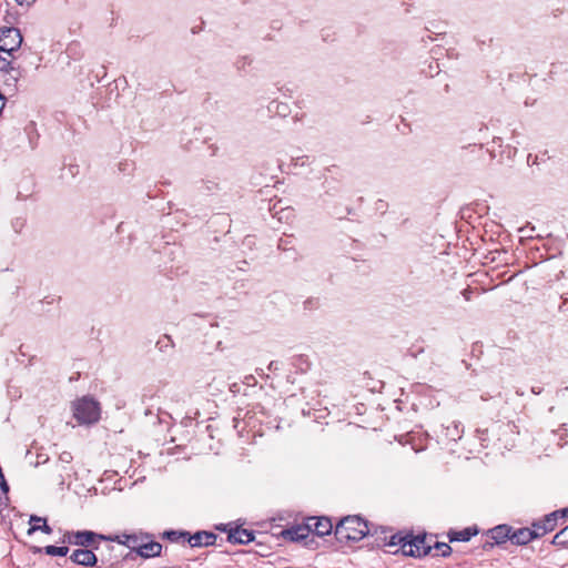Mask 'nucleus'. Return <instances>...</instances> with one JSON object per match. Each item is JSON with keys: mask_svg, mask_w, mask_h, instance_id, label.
<instances>
[{"mask_svg": "<svg viewBox=\"0 0 568 568\" xmlns=\"http://www.w3.org/2000/svg\"><path fill=\"white\" fill-rule=\"evenodd\" d=\"M530 532L534 536V539L540 538L545 535H547V531H542L544 527L540 520H536L531 524Z\"/></svg>", "mask_w": 568, "mask_h": 568, "instance_id": "obj_23", "label": "nucleus"}, {"mask_svg": "<svg viewBox=\"0 0 568 568\" xmlns=\"http://www.w3.org/2000/svg\"><path fill=\"white\" fill-rule=\"evenodd\" d=\"M74 532L75 531H68L64 534L63 536V542H69V544H73V540H74Z\"/></svg>", "mask_w": 568, "mask_h": 568, "instance_id": "obj_28", "label": "nucleus"}, {"mask_svg": "<svg viewBox=\"0 0 568 568\" xmlns=\"http://www.w3.org/2000/svg\"><path fill=\"white\" fill-rule=\"evenodd\" d=\"M24 226H26V219H23V217H17L12 221V227L16 233H20Z\"/></svg>", "mask_w": 568, "mask_h": 568, "instance_id": "obj_25", "label": "nucleus"}, {"mask_svg": "<svg viewBox=\"0 0 568 568\" xmlns=\"http://www.w3.org/2000/svg\"><path fill=\"white\" fill-rule=\"evenodd\" d=\"M559 519H565V511H552L544 516L541 519H539L544 527L542 531H554L558 526Z\"/></svg>", "mask_w": 568, "mask_h": 568, "instance_id": "obj_14", "label": "nucleus"}, {"mask_svg": "<svg viewBox=\"0 0 568 568\" xmlns=\"http://www.w3.org/2000/svg\"><path fill=\"white\" fill-rule=\"evenodd\" d=\"M310 532L323 537L329 535L333 529V524L327 517H310L306 523Z\"/></svg>", "mask_w": 568, "mask_h": 568, "instance_id": "obj_7", "label": "nucleus"}, {"mask_svg": "<svg viewBox=\"0 0 568 568\" xmlns=\"http://www.w3.org/2000/svg\"><path fill=\"white\" fill-rule=\"evenodd\" d=\"M186 539L191 547H203L213 545L216 540V535L210 531H197L194 535L189 534Z\"/></svg>", "mask_w": 568, "mask_h": 568, "instance_id": "obj_10", "label": "nucleus"}, {"mask_svg": "<svg viewBox=\"0 0 568 568\" xmlns=\"http://www.w3.org/2000/svg\"><path fill=\"white\" fill-rule=\"evenodd\" d=\"M60 460L63 463H70L72 460V455L69 452H63L60 455Z\"/></svg>", "mask_w": 568, "mask_h": 568, "instance_id": "obj_29", "label": "nucleus"}, {"mask_svg": "<svg viewBox=\"0 0 568 568\" xmlns=\"http://www.w3.org/2000/svg\"><path fill=\"white\" fill-rule=\"evenodd\" d=\"M285 538L292 540V541H300L304 540L310 536V529L307 525L304 526H295L290 529L284 530Z\"/></svg>", "mask_w": 568, "mask_h": 568, "instance_id": "obj_15", "label": "nucleus"}, {"mask_svg": "<svg viewBox=\"0 0 568 568\" xmlns=\"http://www.w3.org/2000/svg\"><path fill=\"white\" fill-rule=\"evenodd\" d=\"M368 526L359 516H347L335 527V537L339 542L358 541L368 534Z\"/></svg>", "mask_w": 568, "mask_h": 568, "instance_id": "obj_1", "label": "nucleus"}, {"mask_svg": "<svg viewBox=\"0 0 568 568\" xmlns=\"http://www.w3.org/2000/svg\"><path fill=\"white\" fill-rule=\"evenodd\" d=\"M2 75L6 85L14 88L20 77V72L16 68H11L10 70L2 72Z\"/></svg>", "mask_w": 568, "mask_h": 568, "instance_id": "obj_18", "label": "nucleus"}, {"mask_svg": "<svg viewBox=\"0 0 568 568\" xmlns=\"http://www.w3.org/2000/svg\"><path fill=\"white\" fill-rule=\"evenodd\" d=\"M22 43V36L17 28L0 29V51L12 57Z\"/></svg>", "mask_w": 568, "mask_h": 568, "instance_id": "obj_4", "label": "nucleus"}, {"mask_svg": "<svg viewBox=\"0 0 568 568\" xmlns=\"http://www.w3.org/2000/svg\"><path fill=\"white\" fill-rule=\"evenodd\" d=\"M433 550L435 551V556L446 557L450 554L452 548L449 545L436 540L434 541Z\"/></svg>", "mask_w": 568, "mask_h": 568, "instance_id": "obj_20", "label": "nucleus"}, {"mask_svg": "<svg viewBox=\"0 0 568 568\" xmlns=\"http://www.w3.org/2000/svg\"><path fill=\"white\" fill-rule=\"evenodd\" d=\"M43 550L48 556H60V557L67 556L69 552V548L67 546L58 547V546L49 545V546H45Z\"/></svg>", "mask_w": 568, "mask_h": 568, "instance_id": "obj_19", "label": "nucleus"}, {"mask_svg": "<svg viewBox=\"0 0 568 568\" xmlns=\"http://www.w3.org/2000/svg\"><path fill=\"white\" fill-rule=\"evenodd\" d=\"M386 203H384V201L379 200L377 203H376V210H384L386 209Z\"/></svg>", "mask_w": 568, "mask_h": 568, "instance_id": "obj_31", "label": "nucleus"}, {"mask_svg": "<svg viewBox=\"0 0 568 568\" xmlns=\"http://www.w3.org/2000/svg\"><path fill=\"white\" fill-rule=\"evenodd\" d=\"M73 536V545L81 547L93 546L95 549H98V546H94L97 540H108V536L100 535L90 530L75 531Z\"/></svg>", "mask_w": 568, "mask_h": 568, "instance_id": "obj_8", "label": "nucleus"}, {"mask_svg": "<svg viewBox=\"0 0 568 568\" xmlns=\"http://www.w3.org/2000/svg\"><path fill=\"white\" fill-rule=\"evenodd\" d=\"M149 539V535L144 534H122L115 536H108V540L116 541L118 544L124 545L131 550L138 551L141 541Z\"/></svg>", "mask_w": 568, "mask_h": 568, "instance_id": "obj_6", "label": "nucleus"}, {"mask_svg": "<svg viewBox=\"0 0 568 568\" xmlns=\"http://www.w3.org/2000/svg\"><path fill=\"white\" fill-rule=\"evenodd\" d=\"M71 561H73L77 565L84 566V567H93L98 562L97 555L89 549H75L71 556Z\"/></svg>", "mask_w": 568, "mask_h": 568, "instance_id": "obj_9", "label": "nucleus"}, {"mask_svg": "<svg viewBox=\"0 0 568 568\" xmlns=\"http://www.w3.org/2000/svg\"><path fill=\"white\" fill-rule=\"evenodd\" d=\"M217 187V184L215 182H212V181H207V182H202V185L199 187V190L201 191H207V192H212L214 191L215 189Z\"/></svg>", "mask_w": 568, "mask_h": 568, "instance_id": "obj_27", "label": "nucleus"}, {"mask_svg": "<svg viewBox=\"0 0 568 568\" xmlns=\"http://www.w3.org/2000/svg\"><path fill=\"white\" fill-rule=\"evenodd\" d=\"M165 535L170 540L178 541L180 538H186V536H189V532L172 530L165 532Z\"/></svg>", "mask_w": 568, "mask_h": 568, "instance_id": "obj_24", "label": "nucleus"}, {"mask_svg": "<svg viewBox=\"0 0 568 568\" xmlns=\"http://www.w3.org/2000/svg\"><path fill=\"white\" fill-rule=\"evenodd\" d=\"M162 545L158 541L146 539L141 541L140 547L136 551L142 558H152L161 555Z\"/></svg>", "mask_w": 568, "mask_h": 568, "instance_id": "obj_11", "label": "nucleus"}, {"mask_svg": "<svg viewBox=\"0 0 568 568\" xmlns=\"http://www.w3.org/2000/svg\"><path fill=\"white\" fill-rule=\"evenodd\" d=\"M534 540V536L530 532L529 527L513 529L511 528V537L510 541L514 545L524 546Z\"/></svg>", "mask_w": 568, "mask_h": 568, "instance_id": "obj_13", "label": "nucleus"}, {"mask_svg": "<svg viewBox=\"0 0 568 568\" xmlns=\"http://www.w3.org/2000/svg\"><path fill=\"white\" fill-rule=\"evenodd\" d=\"M434 541L433 537H427L426 535L416 536L409 541H404L402 550L407 556L423 557L433 551Z\"/></svg>", "mask_w": 568, "mask_h": 568, "instance_id": "obj_3", "label": "nucleus"}, {"mask_svg": "<svg viewBox=\"0 0 568 568\" xmlns=\"http://www.w3.org/2000/svg\"><path fill=\"white\" fill-rule=\"evenodd\" d=\"M14 68L12 65V57H8L4 52L0 51V73Z\"/></svg>", "mask_w": 568, "mask_h": 568, "instance_id": "obj_22", "label": "nucleus"}, {"mask_svg": "<svg viewBox=\"0 0 568 568\" xmlns=\"http://www.w3.org/2000/svg\"><path fill=\"white\" fill-rule=\"evenodd\" d=\"M268 111L276 112L277 114L286 115L288 111V106L285 103H281L277 101H272L268 105Z\"/></svg>", "mask_w": 568, "mask_h": 568, "instance_id": "obj_21", "label": "nucleus"}, {"mask_svg": "<svg viewBox=\"0 0 568 568\" xmlns=\"http://www.w3.org/2000/svg\"><path fill=\"white\" fill-rule=\"evenodd\" d=\"M452 540H462V531L455 532L454 537L452 538Z\"/></svg>", "mask_w": 568, "mask_h": 568, "instance_id": "obj_32", "label": "nucleus"}, {"mask_svg": "<svg viewBox=\"0 0 568 568\" xmlns=\"http://www.w3.org/2000/svg\"><path fill=\"white\" fill-rule=\"evenodd\" d=\"M20 6L30 7L36 2V0H16Z\"/></svg>", "mask_w": 568, "mask_h": 568, "instance_id": "obj_30", "label": "nucleus"}, {"mask_svg": "<svg viewBox=\"0 0 568 568\" xmlns=\"http://www.w3.org/2000/svg\"><path fill=\"white\" fill-rule=\"evenodd\" d=\"M73 416L80 424H93L100 418V406L92 397L84 396L73 403Z\"/></svg>", "mask_w": 568, "mask_h": 568, "instance_id": "obj_2", "label": "nucleus"}, {"mask_svg": "<svg viewBox=\"0 0 568 568\" xmlns=\"http://www.w3.org/2000/svg\"><path fill=\"white\" fill-rule=\"evenodd\" d=\"M30 524H31V527L28 530L29 535H32L37 530H41L42 532L48 534V535L52 532V528L47 524L45 518L32 515L30 517Z\"/></svg>", "mask_w": 568, "mask_h": 568, "instance_id": "obj_16", "label": "nucleus"}, {"mask_svg": "<svg viewBox=\"0 0 568 568\" xmlns=\"http://www.w3.org/2000/svg\"><path fill=\"white\" fill-rule=\"evenodd\" d=\"M276 365H277V363H276V362H272V363L270 364V369L275 368V367H276Z\"/></svg>", "mask_w": 568, "mask_h": 568, "instance_id": "obj_33", "label": "nucleus"}, {"mask_svg": "<svg viewBox=\"0 0 568 568\" xmlns=\"http://www.w3.org/2000/svg\"><path fill=\"white\" fill-rule=\"evenodd\" d=\"M478 534V529L476 527H467L464 528V542L468 541L473 536Z\"/></svg>", "mask_w": 568, "mask_h": 568, "instance_id": "obj_26", "label": "nucleus"}, {"mask_svg": "<svg viewBox=\"0 0 568 568\" xmlns=\"http://www.w3.org/2000/svg\"><path fill=\"white\" fill-rule=\"evenodd\" d=\"M560 511H565V518L568 516V508L561 509Z\"/></svg>", "mask_w": 568, "mask_h": 568, "instance_id": "obj_34", "label": "nucleus"}, {"mask_svg": "<svg viewBox=\"0 0 568 568\" xmlns=\"http://www.w3.org/2000/svg\"><path fill=\"white\" fill-rule=\"evenodd\" d=\"M551 544L561 548H568V525L554 536Z\"/></svg>", "mask_w": 568, "mask_h": 568, "instance_id": "obj_17", "label": "nucleus"}, {"mask_svg": "<svg viewBox=\"0 0 568 568\" xmlns=\"http://www.w3.org/2000/svg\"><path fill=\"white\" fill-rule=\"evenodd\" d=\"M227 539L233 544L244 545L251 542L254 539V534L252 530L236 527L230 530Z\"/></svg>", "mask_w": 568, "mask_h": 568, "instance_id": "obj_12", "label": "nucleus"}, {"mask_svg": "<svg viewBox=\"0 0 568 568\" xmlns=\"http://www.w3.org/2000/svg\"><path fill=\"white\" fill-rule=\"evenodd\" d=\"M487 538L483 544L484 550H490L496 545H503L511 537V526L498 525L487 531Z\"/></svg>", "mask_w": 568, "mask_h": 568, "instance_id": "obj_5", "label": "nucleus"}]
</instances>
